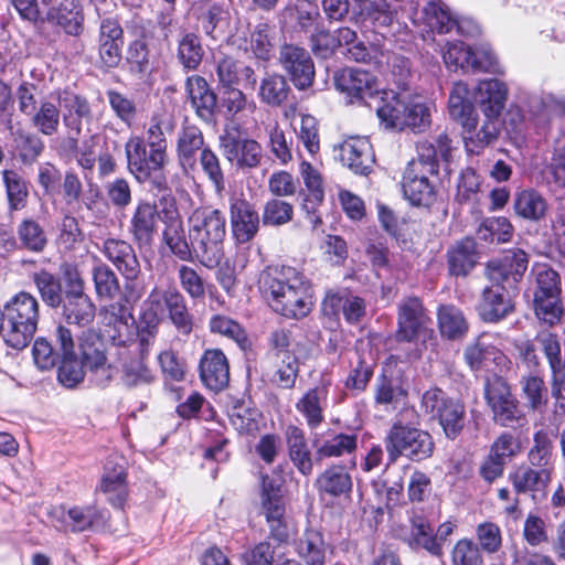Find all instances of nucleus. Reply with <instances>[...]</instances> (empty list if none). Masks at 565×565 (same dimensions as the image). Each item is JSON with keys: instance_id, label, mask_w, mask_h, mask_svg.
<instances>
[{"instance_id": "nucleus-1", "label": "nucleus", "mask_w": 565, "mask_h": 565, "mask_svg": "<svg viewBox=\"0 0 565 565\" xmlns=\"http://www.w3.org/2000/svg\"><path fill=\"white\" fill-rule=\"evenodd\" d=\"M173 129L172 115L159 109L146 124L145 137H131L126 142L127 168L139 183L152 180L158 189L166 186L161 172L169 163L167 135Z\"/></svg>"}, {"instance_id": "nucleus-21", "label": "nucleus", "mask_w": 565, "mask_h": 565, "mask_svg": "<svg viewBox=\"0 0 565 565\" xmlns=\"http://www.w3.org/2000/svg\"><path fill=\"white\" fill-rule=\"evenodd\" d=\"M102 322L107 330L108 337L118 345L125 344L131 335L135 323L130 308L125 301H116L106 306L100 311Z\"/></svg>"}, {"instance_id": "nucleus-5", "label": "nucleus", "mask_w": 565, "mask_h": 565, "mask_svg": "<svg viewBox=\"0 0 565 565\" xmlns=\"http://www.w3.org/2000/svg\"><path fill=\"white\" fill-rule=\"evenodd\" d=\"M225 235L226 220L222 211L202 206L189 216V239L195 258L206 268L217 266L223 258Z\"/></svg>"}, {"instance_id": "nucleus-59", "label": "nucleus", "mask_w": 565, "mask_h": 565, "mask_svg": "<svg viewBox=\"0 0 565 565\" xmlns=\"http://www.w3.org/2000/svg\"><path fill=\"white\" fill-rule=\"evenodd\" d=\"M326 303H330L333 312L341 309L347 321L358 322L365 313V302L358 296H328Z\"/></svg>"}, {"instance_id": "nucleus-30", "label": "nucleus", "mask_w": 565, "mask_h": 565, "mask_svg": "<svg viewBox=\"0 0 565 565\" xmlns=\"http://www.w3.org/2000/svg\"><path fill=\"white\" fill-rule=\"evenodd\" d=\"M216 74L223 87L243 86L244 88H254L256 85L254 70L230 56L218 61Z\"/></svg>"}, {"instance_id": "nucleus-12", "label": "nucleus", "mask_w": 565, "mask_h": 565, "mask_svg": "<svg viewBox=\"0 0 565 565\" xmlns=\"http://www.w3.org/2000/svg\"><path fill=\"white\" fill-rule=\"evenodd\" d=\"M430 323L422 301L416 297L407 298L398 307L396 338L398 341L414 342L419 337L431 332Z\"/></svg>"}, {"instance_id": "nucleus-24", "label": "nucleus", "mask_w": 565, "mask_h": 565, "mask_svg": "<svg viewBox=\"0 0 565 565\" xmlns=\"http://www.w3.org/2000/svg\"><path fill=\"white\" fill-rule=\"evenodd\" d=\"M200 376L206 387L212 391H221L228 384V362L220 349H210L204 352L200 361Z\"/></svg>"}, {"instance_id": "nucleus-35", "label": "nucleus", "mask_w": 565, "mask_h": 565, "mask_svg": "<svg viewBox=\"0 0 565 565\" xmlns=\"http://www.w3.org/2000/svg\"><path fill=\"white\" fill-rule=\"evenodd\" d=\"M352 486L350 473L341 465L328 467L316 480V488L319 494L332 498L348 495L352 490Z\"/></svg>"}, {"instance_id": "nucleus-51", "label": "nucleus", "mask_w": 565, "mask_h": 565, "mask_svg": "<svg viewBox=\"0 0 565 565\" xmlns=\"http://www.w3.org/2000/svg\"><path fill=\"white\" fill-rule=\"evenodd\" d=\"M33 282L42 300L49 307L57 308L62 305L64 300L63 288L58 277L42 269L33 274Z\"/></svg>"}, {"instance_id": "nucleus-57", "label": "nucleus", "mask_w": 565, "mask_h": 565, "mask_svg": "<svg viewBox=\"0 0 565 565\" xmlns=\"http://www.w3.org/2000/svg\"><path fill=\"white\" fill-rule=\"evenodd\" d=\"M96 295L99 298L113 299L119 292V280L114 270L106 264H98L92 270Z\"/></svg>"}, {"instance_id": "nucleus-38", "label": "nucleus", "mask_w": 565, "mask_h": 565, "mask_svg": "<svg viewBox=\"0 0 565 565\" xmlns=\"http://www.w3.org/2000/svg\"><path fill=\"white\" fill-rule=\"evenodd\" d=\"M286 441L291 462L301 475L309 476L312 472L313 463L303 430L295 425H289L286 428Z\"/></svg>"}, {"instance_id": "nucleus-19", "label": "nucleus", "mask_w": 565, "mask_h": 565, "mask_svg": "<svg viewBox=\"0 0 565 565\" xmlns=\"http://www.w3.org/2000/svg\"><path fill=\"white\" fill-rule=\"evenodd\" d=\"M221 148L226 160L239 169L256 168L263 158L262 146L248 138L222 137Z\"/></svg>"}, {"instance_id": "nucleus-29", "label": "nucleus", "mask_w": 565, "mask_h": 565, "mask_svg": "<svg viewBox=\"0 0 565 565\" xmlns=\"http://www.w3.org/2000/svg\"><path fill=\"white\" fill-rule=\"evenodd\" d=\"M185 89L196 115L201 119L210 121L213 117L217 99L206 79L199 75L190 76L185 82Z\"/></svg>"}, {"instance_id": "nucleus-13", "label": "nucleus", "mask_w": 565, "mask_h": 565, "mask_svg": "<svg viewBox=\"0 0 565 565\" xmlns=\"http://www.w3.org/2000/svg\"><path fill=\"white\" fill-rule=\"evenodd\" d=\"M335 88L350 97V102H366L367 98H374L380 93V86L374 75L361 70L345 67L335 72L333 76Z\"/></svg>"}, {"instance_id": "nucleus-33", "label": "nucleus", "mask_w": 565, "mask_h": 565, "mask_svg": "<svg viewBox=\"0 0 565 565\" xmlns=\"http://www.w3.org/2000/svg\"><path fill=\"white\" fill-rule=\"evenodd\" d=\"M328 544L317 529H306L295 541V551L306 565H326Z\"/></svg>"}, {"instance_id": "nucleus-32", "label": "nucleus", "mask_w": 565, "mask_h": 565, "mask_svg": "<svg viewBox=\"0 0 565 565\" xmlns=\"http://www.w3.org/2000/svg\"><path fill=\"white\" fill-rule=\"evenodd\" d=\"M172 287L162 289L154 287L142 302L140 323L145 330L153 335L168 308V299L171 297Z\"/></svg>"}, {"instance_id": "nucleus-40", "label": "nucleus", "mask_w": 565, "mask_h": 565, "mask_svg": "<svg viewBox=\"0 0 565 565\" xmlns=\"http://www.w3.org/2000/svg\"><path fill=\"white\" fill-rule=\"evenodd\" d=\"M448 268L452 276H467L477 264L476 243L463 238L448 249Z\"/></svg>"}, {"instance_id": "nucleus-22", "label": "nucleus", "mask_w": 565, "mask_h": 565, "mask_svg": "<svg viewBox=\"0 0 565 565\" xmlns=\"http://www.w3.org/2000/svg\"><path fill=\"white\" fill-rule=\"evenodd\" d=\"M160 215L154 204L139 201L132 212L129 233L139 246L150 245L157 232Z\"/></svg>"}, {"instance_id": "nucleus-50", "label": "nucleus", "mask_w": 565, "mask_h": 565, "mask_svg": "<svg viewBox=\"0 0 565 565\" xmlns=\"http://www.w3.org/2000/svg\"><path fill=\"white\" fill-rule=\"evenodd\" d=\"M203 55L204 50L196 34L184 33L178 41L177 58L184 71H195L200 66Z\"/></svg>"}, {"instance_id": "nucleus-26", "label": "nucleus", "mask_w": 565, "mask_h": 565, "mask_svg": "<svg viewBox=\"0 0 565 565\" xmlns=\"http://www.w3.org/2000/svg\"><path fill=\"white\" fill-rule=\"evenodd\" d=\"M337 47L348 46V57L359 63L382 64L384 52L379 46L367 47L363 42L358 41V34L350 28H340L333 32Z\"/></svg>"}, {"instance_id": "nucleus-54", "label": "nucleus", "mask_w": 565, "mask_h": 565, "mask_svg": "<svg viewBox=\"0 0 565 565\" xmlns=\"http://www.w3.org/2000/svg\"><path fill=\"white\" fill-rule=\"evenodd\" d=\"M199 166L212 183L214 191L221 195L225 190V178L217 154L210 148H204L199 154Z\"/></svg>"}, {"instance_id": "nucleus-8", "label": "nucleus", "mask_w": 565, "mask_h": 565, "mask_svg": "<svg viewBox=\"0 0 565 565\" xmlns=\"http://www.w3.org/2000/svg\"><path fill=\"white\" fill-rule=\"evenodd\" d=\"M404 416L415 417L416 411L413 407L404 408L401 417L391 427L385 438L390 461L394 462L399 456H405L414 461L429 458L435 447L431 435L426 430L411 427L404 422Z\"/></svg>"}, {"instance_id": "nucleus-36", "label": "nucleus", "mask_w": 565, "mask_h": 565, "mask_svg": "<svg viewBox=\"0 0 565 565\" xmlns=\"http://www.w3.org/2000/svg\"><path fill=\"white\" fill-rule=\"evenodd\" d=\"M163 241L171 253L182 262H193L195 252L192 242H188L183 222L179 216H169L163 230Z\"/></svg>"}, {"instance_id": "nucleus-25", "label": "nucleus", "mask_w": 565, "mask_h": 565, "mask_svg": "<svg viewBox=\"0 0 565 565\" xmlns=\"http://www.w3.org/2000/svg\"><path fill=\"white\" fill-rule=\"evenodd\" d=\"M127 471L122 463L108 460L104 468L99 490L107 501L116 507L122 508L128 495Z\"/></svg>"}, {"instance_id": "nucleus-4", "label": "nucleus", "mask_w": 565, "mask_h": 565, "mask_svg": "<svg viewBox=\"0 0 565 565\" xmlns=\"http://www.w3.org/2000/svg\"><path fill=\"white\" fill-rule=\"evenodd\" d=\"M450 152L451 140L446 134L417 143L418 158L408 162L402 182L404 195L413 205L428 207L435 202L436 190L428 175L438 173L439 161L447 162Z\"/></svg>"}, {"instance_id": "nucleus-14", "label": "nucleus", "mask_w": 565, "mask_h": 565, "mask_svg": "<svg viewBox=\"0 0 565 565\" xmlns=\"http://www.w3.org/2000/svg\"><path fill=\"white\" fill-rule=\"evenodd\" d=\"M124 45V29L116 18L107 17L100 20L98 30V55L102 64L115 68L121 61Z\"/></svg>"}, {"instance_id": "nucleus-9", "label": "nucleus", "mask_w": 565, "mask_h": 565, "mask_svg": "<svg viewBox=\"0 0 565 565\" xmlns=\"http://www.w3.org/2000/svg\"><path fill=\"white\" fill-rule=\"evenodd\" d=\"M422 408L437 418L445 435L455 439L465 425V406L446 395L439 388H430L423 394Z\"/></svg>"}, {"instance_id": "nucleus-53", "label": "nucleus", "mask_w": 565, "mask_h": 565, "mask_svg": "<svg viewBox=\"0 0 565 565\" xmlns=\"http://www.w3.org/2000/svg\"><path fill=\"white\" fill-rule=\"evenodd\" d=\"M274 372L271 381L282 388H291L296 383L299 372V362L294 353H285L282 356H271Z\"/></svg>"}, {"instance_id": "nucleus-23", "label": "nucleus", "mask_w": 565, "mask_h": 565, "mask_svg": "<svg viewBox=\"0 0 565 565\" xmlns=\"http://www.w3.org/2000/svg\"><path fill=\"white\" fill-rule=\"evenodd\" d=\"M204 148V137L199 127L185 125L181 128L177 139V158L185 174L198 169L196 154Z\"/></svg>"}, {"instance_id": "nucleus-7", "label": "nucleus", "mask_w": 565, "mask_h": 565, "mask_svg": "<svg viewBox=\"0 0 565 565\" xmlns=\"http://www.w3.org/2000/svg\"><path fill=\"white\" fill-rule=\"evenodd\" d=\"M1 313V334L4 342L15 350L28 347L40 320L38 299L29 292L21 291L4 305Z\"/></svg>"}, {"instance_id": "nucleus-2", "label": "nucleus", "mask_w": 565, "mask_h": 565, "mask_svg": "<svg viewBox=\"0 0 565 565\" xmlns=\"http://www.w3.org/2000/svg\"><path fill=\"white\" fill-rule=\"evenodd\" d=\"M55 342L61 349L57 379L65 387L73 388L84 380V367L93 373L97 385H106L113 379L114 370L107 363L104 341L96 331L85 330L78 338L83 362L76 359L73 333L68 328L61 324L56 328Z\"/></svg>"}, {"instance_id": "nucleus-61", "label": "nucleus", "mask_w": 565, "mask_h": 565, "mask_svg": "<svg viewBox=\"0 0 565 565\" xmlns=\"http://www.w3.org/2000/svg\"><path fill=\"white\" fill-rule=\"evenodd\" d=\"M527 109L537 118L547 119L551 115H563L565 104L553 95H532L527 100Z\"/></svg>"}, {"instance_id": "nucleus-37", "label": "nucleus", "mask_w": 565, "mask_h": 565, "mask_svg": "<svg viewBox=\"0 0 565 565\" xmlns=\"http://www.w3.org/2000/svg\"><path fill=\"white\" fill-rule=\"evenodd\" d=\"M327 396L326 386H316L307 391L296 403V409L306 419L309 428L316 429L324 420L323 411L327 405Z\"/></svg>"}, {"instance_id": "nucleus-43", "label": "nucleus", "mask_w": 565, "mask_h": 565, "mask_svg": "<svg viewBox=\"0 0 565 565\" xmlns=\"http://www.w3.org/2000/svg\"><path fill=\"white\" fill-rule=\"evenodd\" d=\"M513 207L518 216L537 222L545 217L547 202L540 192L527 189L515 193Z\"/></svg>"}, {"instance_id": "nucleus-62", "label": "nucleus", "mask_w": 565, "mask_h": 565, "mask_svg": "<svg viewBox=\"0 0 565 565\" xmlns=\"http://www.w3.org/2000/svg\"><path fill=\"white\" fill-rule=\"evenodd\" d=\"M490 407L494 422L503 427L521 426L525 420L514 396Z\"/></svg>"}, {"instance_id": "nucleus-31", "label": "nucleus", "mask_w": 565, "mask_h": 565, "mask_svg": "<svg viewBox=\"0 0 565 565\" xmlns=\"http://www.w3.org/2000/svg\"><path fill=\"white\" fill-rule=\"evenodd\" d=\"M513 309L511 299L504 287L484 288L482 299L478 306V312L486 322H498L505 318Z\"/></svg>"}, {"instance_id": "nucleus-58", "label": "nucleus", "mask_w": 565, "mask_h": 565, "mask_svg": "<svg viewBox=\"0 0 565 565\" xmlns=\"http://www.w3.org/2000/svg\"><path fill=\"white\" fill-rule=\"evenodd\" d=\"M107 100L115 116L125 125L130 127L138 113L136 102L116 89L106 92Z\"/></svg>"}, {"instance_id": "nucleus-41", "label": "nucleus", "mask_w": 565, "mask_h": 565, "mask_svg": "<svg viewBox=\"0 0 565 565\" xmlns=\"http://www.w3.org/2000/svg\"><path fill=\"white\" fill-rule=\"evenodd\" d=\"M379 94L381 97L376 114L381 122L385 124L386 128L403 129L406 103L393 90H380Z\"/></svg>"}, {"instance_id": "nucleus-46", "label": "nucleus", "mask_w": 565, "mask_h": 565, "mask_svg": "<svg viewBox=\"0 0 565 565\" xmlns=\"http://www.w3.org/2000/svg\"><path fill=\"white\" fill-rule=\"evenodd\" d=\"M31 125L43 136L58 132L61 125V106L52 99L40 103L38 110L29 117Z\"/></svg>"}, {"instance_id": "nucleus-28", "label": "nucleus", "mask_w": 565, "mask_h": 565, "mask_svg": "<svg viewBox=\"0 0 565 565\" xmlns=\"http://www.w3.org/2000/svg\"><path fill=\"white\" fill-rule=\"evenodd\" d=\"M49 22L58 25L72 36H78L84 31V11L74 0H64L47 11Z\"/></svg>"}, {"instance_id": "nucleus-17", "label": "nucleus", "mask_w": 565, "mask_h": 565, "mask_svg": "<svg viewBox=\"0 0 565 565\" xmlns=\"http://www.w3.org/2000/svg\"><path fill=\"white\" fill-rule=\"evenodd\" d=\"M230 222L233 235L239 244L250 242L259 231V215L245 199H231Z\"/></svg>"}, {"instance_id": "nucleus-63", "label": "nucleus", "mask_w": 565, "mask_h": 565, "mask_svg": "<svg viewBox=\"0 0 565 565\" xmlns=\"http://www.w3.org/2000/svg\"><path fill=\"white\" fill-rule=\"evenodd\" d=\"M534 310L536 317L550 326L558 323L564 313L559 296H534Z\"/></svg>"}, {"instance_id": "nucleus-6", "label": "nucleus", "mask_w": 565, "mask_h": 565, "mask_svg": "<svg viewBox=\"0 0 565 565\" xmlns=\"http://www.w3.org/2000/svg\"><path fill=\"white\" fill-rule=\"evenodd\" d=\"M475 99L484 120L475 135L465 136V146L468 152L478 154L499 136L500 116L508 99V87L495 78L481 81L476 89Z\"/></svg>"}, {"instance_id": "nucleus-47", "label": "nucleus", "mask_w": 565, "mask_h": 565, "mask_svg": "<svg viewBox=\"0 0 565 565\" xmlns=\"http://www.w3.org/2000/svg\"><path fill=\"white\" fill-rule=\"evenodd\" d=\"M20 248L32 253H41L47 245V237L39 222L31 217L23 218L17 225Z\"/></svg>"}, {"instance_id": "nucleus-16", "label": "nucleus", "mask_w": 565, "mask_h": 565, "mask_svg": "<svg viewBox=\"0 0 565 565\" xmlns=\"http://www.w3.org/2000/svg\"><path fill=\"white\" fill-rule=\"evenodd\" d=\"M337 158L356 174H367L374 162L372 145L366 138L351 137L334 147Z\"/></svg>"}, {"instance_id": "nucleus-56", "label": "nucleus", "mask_w": 565, "mask_h": 565, "mask_svg": "<svg viewBox=\"0 0 565 565\" xmlns=\"http://www.w3.org/2000/svg\"><path fill=\"white\" fill-rule=\"evenodd\" d=\"M294 217L291 203L275 198L268 200L263 207L262 222L267 226H281L289 223Z\"/></svg>"}, {"instance_id": "nucleus-18", "label": "nucleus", "mask_w": 565, "mask_h": 565, "mask_svg": "<svg viewBox=\"0 0 565 565\" xmlns=\"http://www.w3.org/2000/svg\"><path fill=\"white\" fill-rule=\"evenodd\" d=\"M57 103L63 109V124L70 134L79 136L83 131V124L90 125L93 110L86 97L72 93H57Z\"/></svg>"}, {"instance_id": "nucleus-42", "label": "nucleus", "mask_w": 565, "mask_h": 565, "mask_svg": "<svg viewBox=\"0 0 565 565\" xmlns=\"http://www.w3.org/2000/svg\"><path fill=\"white\" fill-rule=\"evenodd\" d=\"M463 358L472 371L487 367L490 362L501 363L505 356L484 335L479 337L465 349Z\"/></svg>"}, {"instance_id": "nucleus-45", "label": "nucleus", "mask_w": 565, "mask_h": 565, "mask_svg": "<svg viewBox=\"0 0 565 565\" xmlns=\"http://www.w3.org/2000/svg\"><path fill=\"white\" fill-rule=\"evenodd\" d=\"M168 318L175 330L182 335H190L194 328V319L190 313L183 295L172 287L171 297L168 299Z\"/></svg>"}, {"instance_id": "nucleus-48", "label": "nucleus", "mask_w": 565, "mask_h": 565, "mask_svg": "<svg viewBox=\"0 0 565 565\" xmlns=\"http://www.w3.org/2000/svg\"><path fill=\"white\" fill-rule=\"evenodd\" d=\"M438 324L441 335L455 340L468 331V322L460 309L454 305H443L438 309Z\"/></svg>"}, {"instance_id": "nucleus-60", "label": "nucleus", "mask_w": 565, "mask_h": 565, "mask_svg": "<svg viewBox=\"0 0 565 565\" xmlns=\"http://www.w3.org/2000/svg\"><path fill=\"white\" fill-rule=\"evenodd\" d=\"M553 451V441L546 430L534 434L533 446L529 450L527 460L532 467L547 468Z\"/></svg>"}, {"instance_id": "nucleus-44", "label": "nucleus", "mask_w": 565, "mask_h": 565, "mask_svg": "<svg viewBox=\"0 0 565 565\" xmlns=\"http://www.w3.org/2000/svg\"><path fill=\"white\" fill-rule=\"evenodd\" d=\"M290 93L291 88L287 78L281 74L270 73L263 77L258 96L262 103L271 107H278L288 99Z\"/></svg>"}, {"instance_id": "nucleus-15", "label": "nucleus", "mask_w": 565, "mask_h": 565, "mask_svg": "<svg viewBox=\"0 0 565 565\" xmlns=\"http://www.w3.org/2000/svg\"><path fill=\"white\" fill-rule=\"evenodd\" d=\"M100 252L126 280L135 281L141 275L140 263L130 243L119 238H107L103 242Z\"/></svg>"}, {"instance_id": "nucleus-11", "label": "nucleus", "mask_w": 565, "mask_h": 565, "mask_svg": "<svg viewBox=\"0 0 565 565\" xmlns=\"http://www.w3.org/2000/svg\"><path fill=\"white\" fill-rule=\"evenodd\" d=\"M278 61L290 81L299 90L309 88L315 81L316 70L310 53L297 44H284Z\"/></svg>"}, {"instance_id": "nucleus-64", "label": "nucleus", "mask_w": 565, "mask_h": 565, "mask_svg": "<svg viewBox=\"0 0 565 565\" xmlns=\"http://www.w3.org/2000/svg\"><path fill=\"white\" fill-rule=\"evenodd\" d=\"M536 341L548 361L552 371V376L564 374L565 362L563 361L561 355V344L558 342L557 337L548 332L541 333L536 338Z\"/></svg>"}, {"instance_id": "nucleus-55", "label": "nucleus", "mask_w": 565, "mask_h": 565, "mask_svg": "<svg viewBox=\"0 0 565 565\" xmlns=\"http://www.w3.org/2000/svg\"><path fill=\"white\" fill-rule=\"evenodd\" d=\"M513 234V226L507 217L486 218L478 230V237L489 243L509 242Z\"/></svg>"}, {"instance_id": "nucleus-49", "label": "nucleus", "mask_w": 565, "mask_h": 565, "mask_svg": "<svg viewBox=\"0 0 565 565\" xmlns=\"http://www.w3.org/2000/svg\"><path fill=\"white\" fill-rule=\"evenodd\" d=\"M2 181L9 210L12 212L24 209L29 196V186L25 179L14 170H3Z\"/></svg>"}, {"instance_id": "nucleus-34", "label": "nucleus", "mask_w": 565, "mask_h": 565, "mask_svg": "<svg viewBox=\"0 0 565 565\" xmlns=\"http://www.w3.org/2000/svg\"><path fill=\"white\" fill-rule=\"evenodd\" d=\"M551 475L550 468H536L530 465L518 467L509 475V479L518 493L531 492L534 497L535 492L546 489L551 481Z\"/></svg>"}, {"instance_id": "nucleus-20", "label": "nucleus", "mask_w": 565, "mask_h": 565, "mask_svg": "<svg viewBox=\"0 0 565 565\" xmlns=\"http://www.w3.org/2000/svg\"><path fill=\"white\" fill-rule=\"evenodd\" d=\"M529 258L522 249L510 250L501 260H491L487 266V276L495 284H516L527 269Z\"/></svg>"}, {"instance_id": "nucleus-3", "label": "nucleus", "mask_w": 565, "mask_h": 565, "mask_svg": "<svg viewBox=\"0 0 565 565\" xmlns=\"http://www.w3.org/2000/svg\"><path fill=\"white\" fill-rule=\"evenodd\" d=\"M259 290L274 311L289 319H302L313 308L310 280L291 266H270L259 276Z\"/></svg>"}, {"instance_id": "nucleus-10", "label": "nucleus", "mask_w": 565, "mask_h": 565, "mask_svg": "<svg viewBox=\"0 0 565 565\" xmlns=\"http://www.w3.org/2000/svg\"><path fill=\"white\" fill-rule=\"evenodd\" d=\"M49 516L56 530L74 533L104 527L108 519L106 511L92 505L74 507L67 511L57 507L50 511Z\"/></svg>"}, {"instance_id": "nucleus-39", "label": "nucleus", "mask_w": 565, "mask_h": 565, "mask_svg": "<svg viewBox=\"0 0 565 565\" xmlns=\"http://www.w3.org/2000/svg\"><path fill=\"white\" fill-rule=\"evenodd\" d=\"M404 541L413 550L423 548L434 556L441 555V545L437 543L434 529L424 516L416 515L411 520L409 533Z\"/></svg>"}, {"instance_id": "nucleus-27", "label": "nucleus", "mask_w": 565, "mask_h": 565, "mask_svg": "<svg viewBox=\"0 0 565 565\" xmlns=\"http://www.w3.org/2000/svg\"><path fill=\"white\" fill-rule=\"evenodd\" d=\"M62 305V315L70 324L86 327L95 319L96 306L85 292L66 291Z\"/></svg>"}, {"instance_id": "nucleus-52", "label": "nucleus", "mask_w": 565, "mask_h": 565, "mask_svg": "<svg viewBox=\"0 0 565 565\" xmlns=\"http://www.w3.org/2000/svg\"><path fill=\"white\" fill-rule=\"evenodd\" d=\"M407 392L394 380L386 375H381L376 379L374 385V401L376 405L396 408L404 402Z\"/></svg>"}]
</instances>
